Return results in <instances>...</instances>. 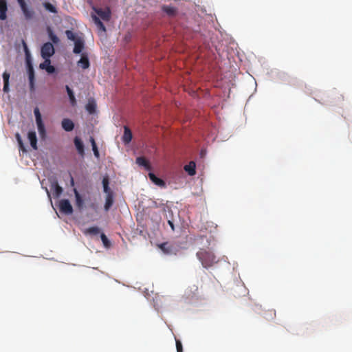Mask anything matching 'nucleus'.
Returning <instances> with one entry per match:
<instances>
[{"mask_svg": "<svg viewBox=\"0 0 352 352\" xmlns=\"http://www.w3.org/2000/svg\"><path fill=\"white\" fill-rule=\"evenodd\" d=\"M85 234L96 235L100 233V229L97 226L88 228L84 232Z\"/></svg>", "mask_w": 352, "mask_h": 352, "instance_id": "cd10ccee", "label": "nucleus"}, {"mask_svg": "<svg viewBox=\"0 0 352 352\" xmlns=\"http://www.w3.org/2000/svg\"><path fill=\"white\" fill-rule=\"evenodd\" d=\"M19 4L21 9L24 14L25 19H27V20L31 19L33 17L34 14V12L33 11V10L31 8H29L28 7L25 1H23L22 2H21Z\"/></svg>", "mask_w": 352, "mask_h": 352, "instance_id": "423d86ee", "label": "nucleus"}, {"mask_svg": "<svg viewBox=\"0 0 352 352\" xmlns=\"http://www.w3.org/2000/svg\"><path fill=\"white\" fill-rule=\"evenodd\" d=\"M162 10L170 17H173L177 14V8L173 6L164 5L162 6Z\"/></svg>", "mask_w": 352, "mask_h": 352, "instance_id": "6e6552de", "label": "nucleus"}, {"mask_svg": "<svg viewBox=\"0 0 352 352\" xmlns=\"http://www.w3.org/2000/svg\"><path fill=\"white\" fill-rule=\"evenodd\" d=\"M65 89L69 98V100L72 105L75 106L76 104V100L72 89L68 85H66Z\"/></svg>", "mask_w": 352, "mask_h": 352, "instance_id": "393cba45", "label": "nucleus"}, {"mask_svg": "<svg viewBox=\"0 0 352 352\" xmlns=\"http://www.w3.org/2000/svg\"><path fill=\"white\" fill-rule=\"evenodd\" d=\"M43 58H50L54 54V47L52 43L47 42L43 45L41 50Z\"/></svg>", "mask_w": 352, "mask_h": 352, "instance_id": "7ed1b4c3", "label": "nucleus"}, {"mask_svg": "<svg viewBox=\"0 0 352 352\" xmlns=\"http://www.w3.org/2000/svg\"><path fill=\"white\" fill-rule=\"evenodd\" d=\"M10 74L7 71L4 72L3 73L2 77L3 80V90L4 92L8 93L10 91L9 89V79H10Z\"/></svg>", "mask_w": 352, "mask_h": 352, "instance_id": "2eb2a0df", "label": "nucleus"}, {"mask_svg": "<svg viewBox=\"0 0 352 352\" xmlns=\"http://www.w3.org/2000/svg\"><path fill=\"white\" fill-rule=\"evenodd\" d=\"M52 188L53 190L54 196L56 197H59L63 192V188L58 185L57 182H55L52 184Z\"/></svg>", "mask_w": 352, "mask_h": 352, "instance_id": "a878e982", "label": "nucleus"}, {"mask_svg": "<svg viewBox=\"0 0 352 352\" xmlns=\"http://www.w3.org/2000/svg\"><path fill=\"white\" fill-rule=\"evenodd\" d=\"M193 289H194V292H197V291H198V287L197 286L194 285L193 286Z\"/></svg>", "mask_w": 352, "mask_h": 352, "instance_id": "58836bf2", "label": "nucleus"}, {"mask_svg": "<svg viewBox=\"0 0 352 352\" xmlns=\"http://www.w3.org/2000/svg\"><path fill=\"white\" fill-rule=\"evenodd\" d=\"M132 139V133L130 129L128 126L124 127V135L122 136V141L125 144H129Z\"/></svg>", "mask_w": 352, "mask_h": 352, "instance_id": "dca6fc26", "label": "nucleus"}, {"mask_svg": "<svg viewBox=\"0 0 352 352\" xmlns=\"http://www.w3.org/2000/svg\"><path fill=\"white\" fill-rule=\"evenodd\" d=\"M38 131L39 133V135L42 138H44L45 137L46 131L45 125L43 122V121L36 122Z\"/></svg>", "mask_w": 352, "mask_h": 352, "instance_id": "bb28decb", "label": "nucleus"}, {"mask_svg": "<svg viewBox=\"0 0 352 352\" xmlns=\"http://www.w3.org/2000/svg\"><path fill=\"white\" fill-rule=\"evenodd\" d=\"M90 206H91V208H92L93 209H96V206H95V204H91Z\"/></svg>", "mask_w": 352, "mask_h": 352, "instance_id": "ea45409f", "label": "nucleus"}, {"mask_svg": "<svg viewBox=\"0 0 352 352\" xmlns=\"http://www.w3.org/2000/svg\"><path fill=\"white\" fill-rule=\"evenodd\" d=\"M63 129L67 132L72 131L74 128V124L72 120L64 118L61 122Z\"/></svg>", "mask_w": 352, "mask_h": 352, "instance_id": "9b49d317", "label": "nucleus"}, {"mask_svg": "<svg viewBox=\"0 0 352 352\" xmlns=\"http://www.w3.org/2000/svg\"><path fill=\"white\" fill-rule=\"evenodd\" d=\"M100 238H101V240L103 243V245L106 247V248H109L111 245L110 243V241L108 239V238L107 237V236L104 234V233H102L100 234Z\"/></svg>", "mask_w": 352, "mask_h": 352, "instance_id": "72a5a7b5", "label": "nucleus"}, {"mask_svg": "<svg viewBox=\"0 0 352 352\" xmlns=\"http://www.w3.org/2000/svg\"><path fill=\"white\" fill-rule=\"evenodd\" d=\"M93 10L103 21H109L111 19V11L109 7L105 9L93 7Z\"/></svg>", "mask_w": 352, "mask_h": 352, "instance_id": "20e7f679", "label": "nucleus"}, {"mask_svg": "<svg viewBox=\"0 0 352 352\" xmlns=\"http://www.w3.org/2000/svg\"><path fill=\"white\" fill-rule=\"evenodd\" d=\"M45 61L40 64V67L45 69L48 74H52L55 72V67L50 65V58H44Z\"/></svg>", "mask_w": 352, "mask_h": 352, "instance_id": "1a4fd4ad", "label": "nucleus"}, {"mask_svg": "<svg viewBox=\"0 0 352 352\" xmlns=\"http://www.w3.org/2000/svg\"><path fill=\"white\" fill-rule=\"evenodd\" d=\"M176 348L177 352H183L182 344L179 340H176Z\"/></svg>", "mask_w": 352, "mask_h": 352, "instance_id": "c9c22d12", "label": "nucleus"}, {"mask_svg": "<svg viewBox=\"0 0 352 352\" xmlns=\"http://www.w3.org/2000/svg\"><path fill=\"white\" fill-rule=\"evenodd\" d=\"M86 110L90 114H94L96 112V104L94 100H89L88 103L85 106Z\"/></svg>", "mask_w": 352, "mask_h": 352, "instance_id": "b1692460", "label": "nucleus"}, {"mask_svg": "<svg viewBox=\"0 0 352 352\" xmlns=\"http://www.w3.org/2000/svg\"><path fill=\"white\" fill-rule=\"evenodd\" d=\"M22 43H23V47L26 60H27V62H29V61H30V52L29 51V49H28V45H27L26 43L25 42V41L23 40Z\"/></svg>", "mask_w": 352, "mask_h": 352, "instance_id": "2f4dec72", "label": "nucleus"}, {"mask_svg": "<svg viewBox=\"0 0 352 352\" xmlns=\"http://www.w3.org/2000/svg\"><path fill=\"white\" fill-rule=\"evenodd\" d=\"M90 142L91 143V146H92V150L94 151V155L98 158L99 156H100V154H99V151H98V147H97V145H96V143L94 139V138H90Z\"/></svg>", "mask_w": 352, "mask_h": 352, "instance_id": "c85d7f7f", "label": "nucleus"}, {"mask_svg": "<svg viewBox=\"0 0 352 352\" xmlns=\"http://www.w3.org/2000/svg\"><path fill=\"white\" fill-rule=\"evenodd\" d=\"M102 185H103L104 192H106L107 195L109 192H112L110 190V188L109 187V179H108V177H104L103 178V179H102Z\"/></svg>", "mask_w": 352, "mask_h": 352, "instance_id": "7c9ffc66", "label": "nucleus"}, {"mask_svg": "<svg viewBox=\"0 0 352 352\" xmlns=\"http://www.w3.org/2000/svg\"><path fill=\"white\" fill-rule=\"evenodd\" d=\"M65 34L69 40L74 41V53L80 54L84 48V41L81 38H76V35L71 30H66Z\"/></svg>", "mask_w": 352, "mask_h": 352, "instance_id": "f03ea898", "label": "nucleus"}, {"mask_svg": "<svg viewBox=\"0 0 352 352\" xmlns=\"http://www.w3.org/2000/svg\"><path fill=\"white\" fill-rule=\"evenodd\" d=\"M59 210L62 213L71 214L73 212V208L67 199H61L58 204Z\"/></svg>", "mask_w": 352, "mask_h": 352, "instance_id": "39448f33", "label": "nucleus"}, {"mask_svg": "<svg viewBox=\"0 0 352 352\" xmlns=\"http://www.w3.org/2000/svg\"><path fill=\"white\" fill-rule=\"evenodd\" d=\"M28 65V77L30 82V88L32 91L34 89V71L30 61L27 62Z\"/></svg>", "mask_w": 352, "mask_h": 352, "instance_id": "0eeeda50", "label": "nucleus"}, {"mask_svg": "<svg viewBox=\"0 0 352 352\" xmlns=\"http://www.w3.org/2000/svg\"><path fill=\"white\" fill-rule=\"evenodd\" d=\"M184 169L190 176L196 174V164L193 161H190L188 164L185 165Z\"/></svg>", "mask_w": 352, "mask_h": 352, "instance_id": "4468645a", "label": "nucleus"}, {"mask_svg": "<svg viewBox=\"0 0 352 352\" xmlns=\"http://www.w3.org/2000/svg\"><path fill=\"white\" fill-rule=\"evenodd\" d=\"M166 246H167V243H162L160 245V249L164 252H168V250L166 249Z\"/></svg>", "mask_w": 352, "mask_h": 352, "instance_id": "e433bc0d", "label": "nucleus"}, {"mask_svg": "<svg viewBox=\"0 0 352 352\" xmlns=\"http://www.w3.org/2000/svg\"><path fill=\"white\" fill-rule=\"evenodd\" d=\"M34 113L36 118V122L43 121L41 118V114L38 107H36L34 110Z\"/></svg>", "mask_w": 352, "mask_h": 352, "instance_id": "f704fd0d", "label": "nucleus"}, {"mask_svg": "<svg viewBox=\"0 0 352 352\" xmlns=\"http://www.w3.org/2000/svg\"><path fill=\"white\" fill-rule=\"evenodd\" d=\"M28 138L30 141V145L34 150L37 149V138L36 132L34 131H29L28 133Z\"/></svg>", "mask_w": 352, "mask_h": 352, "instance_id": "ddd939ff", "label": "nucleus"}, {"mask_svg": "<svg viewBox=\"0 0 352 352\" xmlns=\"http://www.w3.org/2000/svg\"><path fill=\"white\" fill-rule=\"evenodd\" d=\"M74 144L78 151V153L80 155H83L84 152H85L84 151V145H83L82 142L81 141V140L79 138L76 137L74 138Z\"/></svg>", "mask_w": 352, "mask_h": 352, "instance_id": "6ab92c4d", "label": "nucleus"}, {"mask_svg": "<svg viewBox=\"0 0 352 352\" xmlns=\"http://www.w3.org/2000/svg\"><path fill=\"white\" fill-rule=\"evenodd\" d=\"M78 65L84 69L89 68L90 64L88 57L82 55L80 59L78 61Z\"/></svg>", "mask_w": 352, "mask_h": 352, "instance_id": "a211bd4d", "label": "nucleus"}, {"mask_svg": "<svg viewBox=\"0 0 352 352\" xmlns=\"http://www.w3.org/2000/svg\"><path fill=\"white\" fill-rule=\"evenodd\" d=\"M136 163L142 166L145 168V169L150 170L151 169V166L150 165L149 162L144 157H138L136 158Z\"/></svg>", "mask_w": 352, "mask_h": 352, "instance_id": "f3484780", "label": "nucleus"}, {"mask_svg": "<svg viewBox=\"0 0 352 352\" xmlns=\"http://www.w3.org/2000/svg\"><path fill=\"white\" fill-rule=\"evenodd\" d=\"M168 223L169 226H170L172 230H175V227H174L173 223L171 221H170V220L168 221Z\"/></svg>", "mask_w": 352, "mask_h": 352, "instance_id": "4c0bfd02", "label": "nucleus"}, {"mask_svg": "<svg viewBox=\"0 0 352 352\" xmlns=\"http://www.w3.org/2000/svg\"><path fill=\"white\" fill-rule=\"evenodd\" d=\"M47 32L50 39L52 41L53 43L57 44L59 42L58 37L54 33L51 27L47 26Z\"/></svg>", "mask_w": 352, "mask_h": 352, "instance_id": "4be33fe9", "label": "nucleus"}, {"mask_svg": "<svg viewBox=\"0 0 352 352\" xmlns=\"http://www.w3.org/2000/svg\"><path fill=\"white\" fill-rule=\"evenodd\" d=\"M15 137H16V140L18 142V144H19V146L20 148L23 151H26V149L25 148L24 144L23 142V140H22V138H21L20 134L18 133H16Z\"/></svg>", "mask_w": 352, "mask_h": 352, "instance_id": "473e14b6", "label": "nucleus"}, {"mask_svg": "<svg viewBox=\"0 0 352 352\" xmlns=\"http://www.w3.org/2000/svg\"><path fill=\"white\" fill-rule=\"evenodd\" d=\"M74 194L76 197V205L79 210H82L84 204L83 200L78 190L76 189H74Z\"/></svg>", "mask_w": 352, "mask_h": 352, "instance_id": "5701e85b", "label": "nucleus"}, {"mask_svg": "<svg viewBox=\"0 0 352 352\" xmlns=\"http://www.w3.org/2000/svg\"><path fill=\"white\" fill-rule=\"evenodd\" d=\"M197 257L205 268L210 267L217 262L215 255L206 249H200L197 252Z\"/></svg>", "mask_w": 352, "mask_h": 352, "instance_id": "f257e3e1", "label": "nucleus"}, {"mask_svg": "<svg viewBox=\"0 0 352 352\" xmlns=\"http://www.w3.org/2000/svg\"><path fill=\"white\" fill-rule=\"evenodd\" d=\"M44 8L48 10L49 12L52 13H56L57 10L54 6H53L52 3L47 2L43 4Z\"/></svg>", "mask_w": 352, "mask_h": 352, "instance_id": "c756f323", "label": "nucleus"}, {"mask_svg": "<svg viewBox=\"0 0 352 352\" xmlns=\"http://www.w3.org/2000/svg\"><path fill=\"white\" fill-rule=\"evenodd\" d=\"M8 6L6 0H0V20H5L7 18Z\"/></svg>", "mask_w": 352, "mask_h": 352, "instance_id": "f8f14e48", "label": "nucleus"}, {"mask_svg": "<svg viewBox=\"0 0 352 352\" xmlns=\"http://www.w3.org/2000/svg\"><path fill=\"white\" fill-rule=\"evenodd\" d=\"M149 179L153 182L155 185L161 187V188H165L166 187V183L165 182L157 177L154 173H148Z\"/></svg>", "mask_w": 352, "mask_h": 352, "instance_id": "9d476101", "label": "nucleus"}, {"mask_svg": "<svg viewBox=\"0 0 352 352\" xmlns=\"http://www.w3.org/2000/svg\"><path fill=\"white\" fill-rule=\"evenodd\" d=\"M113 204V197L112 192H109L105 199L104 210L108 211Z\"/></svg>", "mask_w": 352, "mask_h": 352, "instance_id": "aec40b11", "label": "nucleus"}, {"mask_svg": "<svg viewBox=\"0 0 352 352\" xmlns=\"http://www.w3.org/2000/svg\"><path fill=\"white\" fill-rule=\"evenodd\" d=\"M91 17L93 19L94 23L98 27V30L102 32H105L106 28H105L104 25L102 23V22L100 21V18L98 17L97 16L93 15V14L91 15Z\"/></svg>", "mask_w": 352, "mask_h": 352, "instance_id": "412c9836", "label": "nucleus"}]
</instances>
